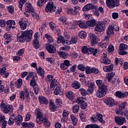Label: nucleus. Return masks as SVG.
<instances>
[{"instance_id":"nucleus-60","label":"nucleus","mask_w":128,"mask_h":128,"mask_svg":"<svg viewBox=\"0 0 128 128\" xmlns=\"http://www.w3.org/2000/svg\"><path fill=\"white\" fill-rule=\"evenodd\" d=\"M78 8H80L78 6L74 7V10L73 9V14H74V16H76V14H78Z\"/></svg>"},{"instance_id":"nucleus-20","label":"nucleus","mask_w":128,"mask_h":128,"mask_svg":"<svg viewBox=\"0 0 128 128\" xmlns=\"http://www.w3.org/2000/svg\"><path fill=\"white\" fill-rule=\"evenodd\" d=\"M92 10H93L94 16H100V12H98V7L97 6L93 5Z\"/></svg>"},{"instance_id":"nucleus-5","label":"nucleus","mask_w":128,"mask_h":128,"mask_svg":"<svg viewBox=\"0 0 128 128\" xmlns=\"http://www.w3.org/2000/svg\"><path fill=\"white\" fill-rule=\"evenodd\" d=\"M106 5L109 8L120 6V0H106Z\"/></svg>"},{"instance_id":"nucleus-58","label":"nucleus","mask_w":128,"mask_h":128,"mask_svg":"<svg viewBox=\"0 0 128 128\" xmlns=\"http://www.w3.org/2000/svg\"><path fill=\"white\" fill-rule=\"evenodd\" d=\"M101 62L102 64H110V60L108 59H102Z\"/></svg>"},{"instance_id":"nucleus-33","label":"nucleus","mask_w":128,"mask_h":128,"mask_svg":"<svg viewBox=\"0 0 128 128\" xmlns=\"http://www.w3.org/2000/svg\"><path fill=\"white\" fill-rule=\"evenodd\" d=\"M72 87L75 88V90H78L80 88V84L78 81H74L72 84Z\"/></svg>"},{"instance_id":"nucleus-48","label":"nucleus","mask_w":128,"mask_h":128,"mask_svg":"<svg viewBox=\"0 0 128 128\" xmlns=\"http://www.w3.org/2000/svg\"><path fill=\"white\" fill-rule=\"evenodd\" d=\"M80 118L82 122H86V116L84 114V112H80Z\"/></svg>"},{"instance_id":"nucleus-13","label":"nucleus","mask_w":128,"mask_h":128,"mask_svg":"<svg viewBox=\"0 0 128 128\" xmlns=\"http://www.w3.org/2000/svg\"><path fill=\"white\" fill-rule=\"evenodd\" d=\"M115 96H116L117 98H124L128 96V92H122L120 91H117L116 92Z\"/></svg>"},{"instance_id":"nucleus-25","label":"nucleus","mask_w":128,"mask_h":128,"mask_svg":"<svg viewBox=\"0 0 128 128\" xmlns=\"http://www.w3.org/2000/svg\"><path fill=\"white\" fill-rule=\"evenodd\" d=\"M14 85L17 88H20L22 86V78H18V81L15 82Z\"/></svg>"},{"instance_id":"nucleus-2","label":"nucleus","mask_w":128,"mask_h":128,"mask_svg":"<svg viewBox=\"0 0 128 128\" xmlns=\"http://www.w3.org/2000/svg\"><path fill=\"white\" fill-rule=\"evenodd\" d=\"M32 38V30H29L26 31H22L20 36H17V41L19 42H30Z\"/></svg>"},{"instance_id":"nucleus-28","label":"nucleus","mask_w":128,"mask_h":128,"mask_svg":"<svg viewBox=\"0 0 128 128\" xmlns=\"http://www.w3.org/2000/svg\"><path fill=\"white\" fill-rule=\"evenodd\" d=\"M24 96H25V98H26V102H28L30 100V93H28V88L24 90Z\"/></svg>"},{"instance_id":"nucleus-45","label":"nucleus","mask_w":128,"mask_h":128,"mask_svg":"<svg viewBox=\"0 0 128 128\" xmlns=\"http://www.w3.org/2000/svg\"><path fill=\"white\" fill-rule=\"evenodd\" d=\"M62 90L60 89V88L57 86L54 90V94H55V96H58V94H60Z\"/></svg>"},{"instance_id":"nucleus-49","label":"nucleus","mask_w":128,"mask_h":128,"mask_svg":"<svg viewBox=\"0 0 128 128\" xmlns=\"http://www.w3.org/2000/svg\"><path fill=\"white\" fill-rule=\"evenodd\" d=\"M96 84L98 88H100V86H104V84H105L104 83V82H102V80H96Z\"/></svg>"},{"instance_id":"nucleus-14","label":"nucleus","mask_w":128,"mask_h":128,"mask_svg":"<svg viewBox=\"0 0 128 128\" xmlns=\"http://www.w3.org/2000/svg\"><path fill=\"white\" fill-rule=\"evenodd\" d=\"M46 50L50 54H56V48L50 44H48L46 46Z\"/></svg>"},{"instance_id":"nucleus-42","label":"nucleus","mask_w":128,"mask_h":128,"mask_svg":"<svg viewBox=\"0 0 128 128\" xmlns=\"http://www.w3.org/2000/svg\"><path fill=\"white\" fill-rule=\"evenodd\" d=\"M16 122L17 126H18L20 124H21L22 122V115H18L16 117Z\"/></svg>"},{"instance_id":"nucleus-63","label":"nucleus","mask_w":128,"mask_h":128,"mask_svg":"<svg viewBox=\"0 0 128 128\" xmlns=\"http://www.w3.org/2000/svg\"><path fill=\"white\" fill-rule=\"evenodd\" d=\"M32 88L36 94H38L39 90H38V85H36V86H34Z\"/></svg>"},{"instance_id":"nucleus-56","label":"nucleus","mask_w":128,"mask_h":128,"mask_svg":"<svg viewBox=\"0 0 128 128\" xmlns=\"http://www.w3.org/2000/svg\"><path fill=\"white\" fill-rule=\"evenodd\" d=\"M69 114H70V112H68V111H67L66 110H63V113L62 114L63 118H66L68 116Z\"/></svg>"},{"instance_id":"nucleus-15","label":"nucleus","mask_w":128,"mask_h":128,"mask_svg":"<svg viewBox=\"0 0 128 128\" xmlns=\"http://www.w3.org/2000/svg\"><path fill=\"white\" fill-rule=\"evenodd\" d=\"M114 28L112 26H109L108 27V29L107 30L106 34L110 38V36H112V34H114Z\"/></svg>"},{"instance_id":"nucleus-35","label":"nucleus","mask_w":128,"mask_h":128,"mask_svg":"<svg viewBox=\"0 0 128 128\" xmlns=\"http://www.w3.org/2000/svg\"><path fill=\"white\" fill-rule=\"evenodd\" d=\"M57 42L58 44H65L66 40H64V38L62 36H59L57 39Z\"/></svg>"},{"instance_id":"nucleus-22","label":"nucleus","mask_w":128,"mask_h":128,"mask_svg":"<svg viewBox=\"0 0 128 128\" xmlns=\"http://www.w3.org/2000/svg\"><path fill=\"white\" fill-rule=\"evenodd\" d=\"M36 72L38 76H42V78H44V70L42 67H38V69H36Z\"/></svg>"},{"instance_id":"nucleus-4","label":"nucleus","mask_w":128,"mask_h":128,"mask_svg":"<svg viewBox=\"0 0 128 128\" xmlns=\"http://www.w3.org/2000/svg\"><path fill=\"white\" fill-rule=\"evenodd\" d=\"M106 92H108V86L106 84H104L98 87L96 96L99 98H104L106 94Z\"/></svg>"},{"instance_id":"nucleus-17","label":"nucleus","mask_w":128,"mask_h":128,"mask_svg":"<svg viewBox=\"0 0 128 128\" xmlns=\"http://www.w3.org/2000/svg\"><path fill=\"white\" fill-rule=\"evenodd\" d=\"M92 6H94V4H87L82 8V12H89V10H92Z\"/></svg>"},{"instance_id":"nucleus-27","label":"nucleus","mask_w":128,"mask_h":128,"mask_svg":"<svg viewBox=\"0 0 128 128\" xmlns=\"http://www.w3.org/2000/svg\"><path fill=\"white\" fill-rule=\"evenodd\" d=\"M103 70H104V72H112V70H114V66H112V64L109 66H104Z\"/></svg>"},{"instance_id":"nucleus-36","label":"nucleus","mask_w":128,"mask_h":128,"mask_svg":"<svg viewBox=\"0 0 128 128\" xmlns=\"http://www.w3.org/2000/svg\"><path fill=\"white\" fill-rule=\"evenodd\" d=\"M78 40L74 36H72L69 42H66V44H76Z\"/></svg>"},{"instance_id":"nucleus-40","label":"nucleus","mask_w":128,"mask_h":128,"mask_svg":"<svg viewBox=\"0 0 128 128\" xmlns=\"http://www.w3.org/2000/svg\"><path fill=\"white\" fill-rule=\"evenodd\" d=\"M6 26H9V30L12 28V24L16 26V22L14 20H8L6 22Z\"/></svg>"},{"instance_id":"nucleus-62","label":"nucleus","mask_w":128,"mask_h":128,"mask_svg":"<svg viewBox=\"0 0 128 128\" xmlns=\"http://www.w3.org/2000/svg\"><path fill=\"white\" fill-rule=\"evenodd\" d=\"M4 38L5 40H10L12 38V35L8 33H6L4 36Z\"/></svg>"},{"instance_id":"nucleus-23","label":"nucleus","mask_w":128,"mask_h":128,"mask_svg":"<svg viewBox=\"0 0 128 128\" xmlns=\"http://www.w3.org/2000/svg\"><path fill=\"white\" fill-rule=\"evenodd\" d=\"M22 124L23 126H26V128H34V124L32 122H30L29 123L24 122L22 123Z\"/></svg>"},{"instance_id":"nucleus-16","label":"nucleus","mask_w":128,"mask_h":128,"mask_svg":"<svg viewBox=\"0 0 128 128\" xmlns=\"http://www.w3.org/2000/svg\"><path fill=\"white\" fill-rule=\"evenodd\" d=\"M2 74H5L4 76L6 78L10 76V73L8 72H6V68L5 67L0 68V75Z\"/></svg>"},{"instance_id":"nucleus-52","label":"nucleus","mask_w":128,"mask_h":128,"mask_svg":"<svg viewBox=\"0 0 128 128\" xmlns=\"http://www.w3.org/2000/svg\"><path fill=\"white\" fill-rule=\"evenodd\" d=\"M86 128H100V127H99L98 124H91L86 126Z\"/></svg>"},{"instance_id":"nucleus-10","label":"nucleus","mask_w":128,"mask_h":128,"mask_svg":"<svg viewBox=\"0 0 128 128\" xmlns=\"http://www.w3.org/2000/svg\"><path fill=\"white\" fill-rule=\"evenodd\" d=\"M128 48V46L126 44H121L120 46V50H119V54L120 56H124V54H126L128 52L126 51H124V50H126Z\"/></svg>"},{"instance_id":"nucleus-57","label":"nucleus","mask_w":128,"mask_h":128,"mask_svg":"<svg viewBox=\"0 0 128 128\" xmlns=\"http://www.w3.org/2000/svg\"><path fill=\"white\" fill-rule=\"evenodd\" d=\"M79 90L80 92V94L83 96H86L88 94V93H86V90L83 88H80Z\"/></svg>"},{"instance_id":"nucleus-19","label":"nucleus","mask_w":128,"mask_h":128,"mask_svg":"<svg viewBox=\"0 0 128 128\" xmlns=\"http://www.w3.org/2000/svg\"><path fill=\"white\" fill-rule=\"evenodd\" d=\"M49 108L51 112H56V106L54 102L50 100V102L49 103Z\"/></svg>"},{"instance_id":"nucleus-8","label":"nucleus","mask_w":128,"mask_h":128,"mask_svg":"<svg viewBox=\"0 0 128 128\" xmlns=\"http://www.w3.org/2000/svg\"><path fill=\"white\" fill-rule=\"evenodd\" d=\"M115 122L118 126H122L126 122V118L122 116H117L114 118Z\"/></svg>"},{"instance_id":"nucleus-6","label":"nucleus","mask_w":128,"mask_h":128,"mask_svg":"<svg viewBox=\"0 0 128 128\" xmlns=\"http://www.w3.org/2000/svg\"><path fill=\"white\" fill-rule=\"evenodd\" d=\"M56 8V6H54V2H50L45 8V11L46 12H54Z\"/></svg>"},{"instance_id":"nucleus-54","label":"nucleus","mask_w":128,"mask_h":128,"mask_svg":"<svg viewBox=\"0 0 128 128\" xmlns=\"http://www.w3.org/2000/svg\"><path fill=\"white\" fill-rule=\"evenodd\" d=\"M88 48L86 46H83L82 48V54H88Z\"/></svg>"},{"instance_id":"nucleus-18","label":"nucleus","mask_w":128,"mask_h":128,"mask_svg":"<svg viewBox=\"0 0 128 128\" xmlns=\"http://www.w3.org/2000/svg\"><path fill=\"white\" fill-rule=\"evenodd\" d=\"M98 53V49L94 48H88V54H92L93 56H94L95 54H96Z\"/></svg>"},{"instance_id":"nucleus-7","label":"nucleus","mask_w":128,"mask_h":128,"mask_svg":"<svg viewBox=\"0 0 128 128\" xmlns=\"http://www.w3.org/2000/svg\"><path fill=\"white\" fill-rule=\"evenodd\" d=\"M104 30H106V24H104V22H98L94 28V30L96 32H104Z\"/></svg>"},{"instance_id":"nucleus-32","label":"nucleus","mask_w":128,"mask_h":128,"mask_svg":"<svg viewBox=\"0 0 128 128\" xmlns=\"http://www.w3.org/2000/svg\"><path fill=\"white\" fill-rule=\"evenodd\" d=\"M76 24L81 28H88L86 24V23L82 21H78L77 22Z\"/></svg>"},{"instance_id":"nucleus-64","label":"nucleus","mask_w":128,"mask_h":128,"mask_svg":"<svg viewBox=\"0 0 128 128\" xmlns=\"http://www.w3.org/2000/svg\"><path fill=\"white\" fill-rule=\"evenodd\" d=\"M20 98L24 100V91H20Z\"/></svg>"},{"instance_id":"nucleus-31","label":"nucleus","mask_w":128,"mask_h":128,"mask_svg":"<svg viewBox=\"0 0 128 128\" xmlns=\"http://www.w3.org/2000/svg\"><path fill=\"white\" fill-rule=\"evenodd\" d=\"M96 20H92L90 21H87L86 22V26H91V27H94L96 26Z\"/></svg>"},{"instance_id":"nucleus-59","label":"nucleus","mask_w":128,"mask_h":128,"mask_svg":"<svg viewBox=\"0 0 128 128\" xmlns=\"http://www.w3.org/2000/svg\"><path fill=\"white\" fill-rule=\"evenodd\" d=\"M86 70V72L87 74H92V68H90L88 66L86 67V68H85Z\"/></svg>"},{"instance_id":"nucleus-9","label":"nucleus","mask_w":128,"mask_h":128,"mask_svg":"<svg viewBox=\"0 0 128 128\" xmlns=\"http://www.w3.org/2000/svg\"><path fill=\"white\" fill-rule=\"evenodd\" d=\"M126 102H124L119 104V110L116 112V114H120V116H124V112L122 110L126 108Z\"/></svg>"},{"instance_id":"nucleus-30","label":"nucleus","mask_w":128,"mask_h":128,"mask_svg":"<svg viewBox=\"0 0 128 128\" xmlns=\"http://www.w3.org/2000/svg\"><path fill=\"white\" fill-rule=\"evenodd\" d=\"M21 30H26V27L28 26V24L22 21H19L18 22Z\"/></svg>"},{"instance_id":"nucleus-37","label":"nucleus","mask_w":128,"mask_h":128,"mask_svg":"<svg viewBox=\"0 0 128 128\" xmlns=\"http://www.w3.org/2000/svg\"><path fill=\"white\" fill-rule=\"evenodd\" d=\"M39 102L40 104H48V99L44 96L40 98Z\"/></svg>"},{"instance_id":"nucleus-43","label":"nucleus","mask_w":128,"mask_h":128,"mask_svg":"<svg viewBox=\"0 0 128 128\" xmlns=\"http://www.w3.org/2000/svg\"><path fill=\"white\" fill-rule=\"evenodd\" d=\"M48 0H38L37 4L38 6H42Z\"/></svg>"},{"instance_id":"nucleus-50","label":"nucleus","mask_w":128,"mask_h":128,"mask_svg":"<svg viewBox=\"0 0 128 128\" xmlns=\"http://www.w3.org/2000/svg\"><path fill=\"white\" fill-rule=\"evenodd\" d=\"M26 4V0H20L18 2V7L20 10L22 8V6Z\"/></svg>"},{"instance_id":"nucleus-3","label":"nucleus","mask_w":128,"mask_h":128,"mask_svg":"<svg viewBox=\"0 0 128 128\" xmlns=\"http://www.w3.org/2000/svg\"><path fill=\"white\" fill-rule=\"evenodd\" d=\"M0 110L4 114H10L14 112V106L10 104H6L2 102L0 105Z\"/></svg>"},{"instance_id":"nucleus-46","label":"nucleus","mask_w":128,"mask_h":128,"mask_svg":"<svg viewBox=\"0 0 128 128\" xmlns=\"http://www.w3.org/2000/svg\"><path fill=\"white\" fill-rule=\"evenodd\" d=\"M80 110V106L78 104L74 105L72 108L73 112L74 114H78V110Z\"/></svg>"},{"instance_id":"nucleus-21","label":"nucleus","mask_w":128,"mask_h":128,"mask_svg":"<svg viewBox=\"0 0 128 128\" xmlns=\"http://www.w3.org/2000/svg\"><path fill=\"white\" fill-rule=\"evenodd\" d=\"M66 96L67 98H68L70 100H74V93L72 91L66 92Z\"/></svg>"},{"instance_id":"nucleus-41","label":"nucleus","mask_w":128,"mask_h":128,"mask_svg":"<svg viewBox=\"0 0 128 128\" xmlns=\"http://www.w3.org/2000/svg\"><path fill=\"white\" fill-rule=\"evenodd\" d=\"M70 118L72 124L76 126V124H78V119L76 118V117L74 115H71Z\"/></svg>"},{"instance_id":"nucleus-11","label":"nucleus","mask_w":128,"mask_h":128,"mask_svg":"<svg viewBox=\"0 0 128 128\" xmlns=\"http://www.w3.org/2000/svg\"><path fill=\"white\" fill-rule=\"evenodd\" d=\"M104 102L108 106L112 107L115 106L116 104L114 99L112 98H108L104 100Z\"/></svg>"},{"instance_id":"nucleus-34","label":"nucleus","mask_w":128,"mask_h":128,"mask_svg":"<svg viewBox=\"0 0 128 128\" xmlns=\"http://www.w3.org/2000/svg\"><path fill=\"white\" fill-rule=\"evenodd\" d=\"M16 116H14L12 115L10 118L9 119V120L8 121V124L9 126H12V124H14V122H16Z\"/></svg>"},{"instance_id":"nucleus-55","label":"nucleus","mask_w":128,"mask_h":128,"mask_svg":"<svg viewBox=\"0 0 128 128\" xmlns=\"http://www.w3.org/2000/svg\"><path fill=\"white\" fill-rule=\"evenodd\" d=\"M114 46L110 44L108 48V52H110V54H112L114 52Z\"/></svg>"},{"instance_id":"nucleus-26","label":"nucleus","mask_w":128,"mask_h":128,"mask_svg":"<svg viewBox=\"0 0 128 128\" xmlns=\"http://www.w3.org/2000/svg\"><path fill=\"white\" fill-rule=\"evenodd\" d=\"M90 38L91 39V42L93 44H96V36L92 34H90Z\"/></svg>"},{"instance_id":"nucleus-1","label":"nucleus","mask_w":128,"mask_h":128,"mask_svg":"<svg viewBox=\"0 0 128 128\" xmlns=\"http://www.w3.org/2000/svg\"><path fill=\"white\" fill-rule=\"evenodd\" d=\"M35 113L36 116V122L38 124H42V122H44V126L45 128H48L50 126V121L46 119V118H44V115L42 114L40 108L36 109Z\"/></svg>"},{"instance_id":"nucleus-29","label":"nucleus","mask_w":128,"mask_h":128,"mask_svg":"<svg viewBox=\"0 0 128 128\" xmlns=\"http://www.w3.org/2000/svg\"><path fill=\"white\" fill-rule=\"evenodd\" d=\"M96 118L101 124H104V120H102V115L99 112H96Z\"/></svg>"},{"instance_id":"nucleus-47","label":"nucleus","mask_w":128,"mask_h":128,"mask_svg":"<svg viewBox=\"0 0 128 128\" xmlns=\"http://www.w3.org/2000/svg\"><path fill=\"white\" fill-rule=\"evenodd\" d=\"M114 72H110L109 74H108V75L107 76V79L108 82H110V80H112V78H114Z\"/></svg>"},{"instance_id":"nucleus-61","label":"nucleus","mask_w":128,"mask_h":128,"mask_svg":"<svg viewBox=\"0 0 128 128\" xmlns=\"http://www.w3.org/2000/svg\"><path fill=\"white\" fill-rule=\"evenodd\" d=\"M81 108L82 110H86V106H88V104H86V102L84 101L81 103Z\"/></svg>"},{"instance_id":"nucleus-51","label":"nucleus","mask_w":128,"mask_h":128,"mask_svg":"<svg viewBox=\"0 0 128 128\" xmlns=\"http://www.w3.org/2000/svg\"><path fill=\"white\" fill-rule=\"evenodd\" d=\"M84 102V98L82 97H79L76 100V102H77V104H82V102Z\"/></svg>"},{"instance_id":"nucleus-53","label":"nucleus","mask_w":128,"mask_h":128,"mask_svg":"<svg viewBox=\"0 0 128 128\" xmlns=\"http://www.w3.org/2000/svg\"><path fill=\"white\" fill-rule=\"evenodd\" d=\"M56 106H62V100L60 98L56 99Z\"/></svg>"},{"instance_id":"nucleus-24","label":"nucleus","mask_w":128,"mask_h":128,"mask_svg":"<svg viewBox=\"0 0 128 128\" xmlns=\"http://www.w3.org/2000/svg\"><path fill=\"white\" fill-rule=\"evenodd\" d=\"M58 54L60 55V56L62 58L64 59L67 58L68 56V54L66 52L60 51L58 52Z\"/></svg>"},{"instance_id":"nucleus-12","label":"nucleus","mask_w":128,"mask_h":128,"mask_svg":"<svg viewBox=\"0 0 128 128\" xmlns=\"http://www.w3.org/2000/svg\"><path fill=\"white\" fill-rule=\"evenodd\" d=\"M25 10L26 12L32 13L34 12V8L32 7V4L26 3L25 4Z\"/></svg>"},{"instance_id":"nucleus-44","label":"nucleus","mask_w":128,"mask_h":128,"mask_svg":"<svg viewBox=\"0 0 128 128\" xmlns=\"http://www.w3.org/2000/svg\"><path fill=\"white\" fill-rule=\"evenodd\" d=\"M78 36L80 38H86V32L81 31L78 32Z\"/></svg>"},{"instance_id":"nucleus-38","label":"nucleus","mask_w":128,"mask_h":128,"mask_svg":"<svg viewBox=\"0 0 128 128\" xmlns=\"http://www.w3.org/2000/svg\"><path fill=\"white\" fill-rule=\"evenodd\" d=\"M33 46L34 48L36 50H38V48H40V42H38V39H36L33 42Z\"/></svg>"},{"instance_id":"nucleus-39","label":"nucleus","mask_w":128,"mask_h":128,"mask_svg":"<svg viewBox=\"0 0 128 128\" xmlns=\"http://www.w3.org/2000/svg\"><path fill=\"white\" fill-rule=\"evenodd\" d=\"M38 86V83H36V77L34 76H33V78L30 81V86Z\"/></svg>"}]
</instances>
